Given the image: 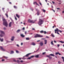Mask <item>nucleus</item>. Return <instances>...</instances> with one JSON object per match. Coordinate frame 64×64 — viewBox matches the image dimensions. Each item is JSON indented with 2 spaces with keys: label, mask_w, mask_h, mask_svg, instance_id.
Masks as SVG:
<instances>
[{
  "label": "nucleus",
  "mask_w": 64,
  "mask_h": 64,
  "mask_svg": "<svg viewBox=\"0 0 64 64\" xmlns=\"http://www.w3.org/2000/svg\"><path fill=\"white\" fill-rule=\"evenodd\" d=\"M55 54L56 55L58 54L59 55H61V54H60V53H59L58 52H56L55 53Z\"/></svg>",
  "instance_id": "obj_11"
},
{
  "label": "nucleus",
  "mask_w": 64,
  "mask_h": 64,
  "mask_svg": "<svg viewBox=\"0 0 64 64\" xmlns=\"http://www.w3.org/2000/svg\"><path fill=\"white\" fill-rule=\"evenodd\" d=\"M3 21L4 25L6 26V27H7L8 26V22H7L6 20L5 19H4L3 20Z\"/></svg>",
  "instance_id": "obj_1"
},
{
  "label": "nucleus",
  "mask_w": 64,
  "mask_h": 64,
  "mask_svg": "<svg viewBox=\"0 0 64 64\" xmlns=\"http://www.w3.org/2000/svg\"><path fill=\"white\" fill-rule=\"evenodd\" d=\"M14 17H15V19L16 20H17V18H16V16H14Z\"/></svg>",
  "instance_id": "obj_37"
},
{
  "label": "nucleus",
  "mask_w": 64,
  "mask_h": 64,
  "mask_svg": "<svg viewBox=\"0 0 64 64\" xmlns=\"http://www.w3.org/2000/svg\"><path fill=\"white\" fill-rule=\"evenodd\" d=\"M16 53H18V50H16Z\"/></svg>",
  "instance_id": "obj_40"
},
{
  "label": "nucleus",
  "mask_w": 64,
  "mask_h": 64,
  "mask_svg": "<svg viewBox=\"0 0 64 64\" xmlns=\"http://www.w3.org/2000/svg\"><path fill=\"white\" fill-rule=\"evenodd\" d=\"M32 45H33V46H35L36 44L34 43V42H32Z\"/></svg>",
  "instance_id": "obj_17"
},
{
  "label": "nucleus",
  "mask_w": 64,
  "mask_h": 64,
  "mask_svg": "<svg viewBox=\"0 0 64 64\" xmlns=\"http://www.w3.org/2000/svg\"><path fill=\"white\" fill-rule=\"evenodd\" d=\"M27 33V32H26V31L25 32V34H26Z\"/></svg>",
  "instance_id": "obj_45"
},
{
  "label": "nucleus",
  "mask_w": 64,
  "mask_h": 64,
  "mask_svg": "<svg viewBox=\"0 0 64 64\" xmlns=\"http://www.w3.org/2000/svg\"><path fill=\"white\" fill-rule=\"evenodd\" d=\"M0 33L1 34H0V36L1 37H3L5 35V32L2 30H0Z\"/></svg>",
  "instance_id": "obj_4"
},
{
  "label": "nucleus",
  "mask_w": 64,
  "mask_h": 64,
  "mask_svg": "<svg viewBox=\"0 0 64 64\" xmlns=\"http://www.w3.org/2000/svg\"><path fill=\"white\" fill-rule=\"evenodd\" d=\"M52 2L53 3V4H55V3L54 2Z\"/></svg>",
  "instance_id": "obj_54"
},
{
  "label": "nucleus",
  "mask_w": 64,
  "mask_h": 64,
  "mask_svg": "<svg viewBox=\"0 0 64 64\" xmlns=\"http://www.w3.org/2000/svg\"><path fill=\"white\" fill-rule=\"evenodd\" d=\"M40 4V5H42V4L41 3V2H39Z\"/></svg>",
  "instance_id": "obj_57"
},
{
  "label": "nucleus",
  "mask_w": 64,
  "mask_h": 64,
  "mask_svg": "<svg viewBox=\"0 0 64 64\" xmlns=\"http://www.w3.org/2000/svg\"><path fill=\"white\" fill-rule=\"evenodd\" d=\"M62 63V62H61L60 61H59L58 62V63L59 64H61Z\"/></svg>",
  "instance_id": "obj_26"
},
{
  "label": "nucleus",
  "mask_w": 64,
  "mask_h": 64,
  "mask_svg": "<svg viewBox=\"0 0 64 64\" xmlns=\"http://www.w3.org/2000/svg\"><path fill=\"white\" fill-rule=\"evenodd\" d=\"M57 10H59V9H60V8H57Z\"/></svg>",
  "instance_id": "obj_52"
},
{
  "label": "nucleus",
  "mask_w": 64,
  "mask_h": 64,
  "mask_svg": "<svg viewBox=\"0 0 64 64\" xmlns=\"http://www.w3.org/2000/svg\"><path fill=\"white\" fill-rule=\"evenodd\" d=\"M59 46H60L59 44H58V47H59Z\"/></svg>",
  "instance_id": "obj_56"
},
{
  "label": "nucleus",
  "mask_w": 64,
  "mask_h": 64,
  "mask_svg": "<svg viewBox=\"0 0 64 64\" xmlns=\"http://www.w3.org/2000/svg\"><path fill=\"white\" fill-rule=\"evenodd\" d=\"M20 30H18L17 31V32L18 33V32H20Z\"/></svg>",
  "instance_id": "obj_27"
},
{
  "label": "nucleus",
  "mask_w": 64,
  "mask_h": 64,
  "mask_svg": "<svg viewBox=\"0 0 64 64\" xmlns=\"http://www.w3.org/2000/svg\"><path fill=\"white\" fill-rule=\"evenodd\" d=\"M63 62H64V59H63Z\"/></svg>",
  "instance_id": "obj_64"
},
{
  "label": "nucleus",
  "mask_w": 64,
  "mask_h": 64,
  "mask_svg": "<svg viewBox=\"0 0 64 64\" xmlns=\"http://www.w3.org/2000/svg\"><path fill=\"white\" fill-rule=\"evenodd\" d=\"M44 21V20L40 19L39 20V22L38 23V24L40 26H42L41 25L43 23Z\"/></svg>",
  "instance_id": "obj_2"
},
{
  "label": "nucleus",
  "mask_w": 64,
  "mask_h": 64,
  "mask_svg": "<svg viewBox=\"0 0 64 64\" xmlns=\"http://www.w3.org/2000/svg\"><path fill=\"white\" fill-rule=\"evenodd\" d=\"M20 36L22 38H24L25 37V36L23 34H21Z\"/></svg>",
  "instance_id": "obj_16"
},
{
  "label": "nucleus",
  "mask_w": 64,
  "mask_h": 64,
  "mask_svg": "<svg viewBox=\"0 0 64 64\" xmlns=\"http://www.w3.org/2000/svg\"><path fill=\"white\" fill-rule=\"evenodd\" d=\"M40 32L41 33H43L44 32V31L43 30H42Z\"/></svg>",
  "instance_id": "obj_22"
},
{
  "label": "nucleus",
  "mask_w": 64,
  "mask_h": 64,
  "mask_svg": "<svg viewBox=\"0 0 64 64\" xmlns=\"http://www.w3.org/2000/svg\"><path fill=\"white\" fill-rule=\"evenodd\" d=\"M22 29L23 30H25V28H22Z\"/></svg>",
  "instance_id": "obj_43"
},
{
  "label": "nucleus",
  "mask_w": 64,
  "mask_h": 64,
  "mask_svg": "<svg viewBox=\"0 0 64 64\" xmlns=\"http://www.w3.org/2000/svg\"><path fill=\"white\" fill-rule=\"evenodd\" d=\"M46 56L48 57L49 58V57L50 56L49 55V56Z\"/></svg>",
  "instance_id": "obj_49"
},
{
  "label": "nucleus",
  "mask_w": 64,
  "mask_h": 64,
  "mask_svg": "<svg viewBox=\"0 0 64 64\" xmlns=\"http://www.w3.org/2000/svg\"><path fill=\"white\" fill-rule=\"evenodd\" d=\"M26 40H29V38H26Z\"/></svg>",
  "instance_id": "obj_32"
},
{
  "label": "nucleus",
  "mask_w": 64,
  "mask_h": 64,
  "mask_svg": "<svg viewBox=\"0 0 64 64\" xmlns=\"http://www.w3.org/2000/svg\"><path fill=\"white\" fill-rule=\"evenodd\" d=\"M31 58L30 57H29V58H27V60H28V59L30 60Z\"/></svg>",
  "instance_id": "obj_31"
},
{
  "label": "nucleus",
  "mask_w": 64,
  "mask_h": 64,
  "mask_svg": "<svg viewBox=\"0 0 64 64\" xmlns=\"http://www.w3.org/2000/svg\"><path fill=\"white\" fill-rule=\"evenodd\" d=\"M54 27H55V26H53L52 28H54Z\"/></svg>",
  "instance_id": "obj_61"
},
{
  "label": "nucleus",
  "mask_w": 64,
  "mask_h": 64,
  "mask_svg": "<svg viewBox=\"0 0 64 64\" xmlns=\"http://www.w3.org/2000/svg\"><path fill=\"white\" fill-rule=\"evenodd\" d=\"M62 59H64V57H62Z\"/></svg>",
  "instance_id": "obj_47"
},
{
  "label": "nucleus",
  "mask_w": 64,
  "mask_h": 64,
  "mask_svg": "<svg viewBox=\"0 0 64 64\" xmlns=\"http://www.w3.org/2000/svg\"><path fill=\"white\" fill-rule=\"evenodd\" d=\"M52 36L53 37H54V34H52Z\"/></svg>",
  "instance_id": "obj_29"
},
{
  "label": "nucleus",
  "mask_w": 64,
  "mask_h": 64,
  "mask_svg": "<svg viewBox=\"0 0 64 64\" xmlns=\"http://www.w3.org/2000/svg\"><path fill=\"white\" fill-rule=\"evenodd\" d=\"M2 10H4V8H2Z\"/></svg>",
  "instance_id": "obj_60"
},
{
  "label": "nucleus",
  "mask_w": 64,
  "mask_h": 64,
  "mask_svg": "<svg viewBox=\"0 0 64 64\" xmlns=\"http://www.w3.org/2000/svg\"><path fill=\"white\" fill-rule=\"evenodd\" d=\"M51 44L52 45H54V44L53 43V41H52V42H51Z\"/></svg>",
  "instance_id": "obj_23"
},
{
  "label": "nucleus",
  "mask_w": 64,
  "mask_h": 64,
  "mask_svg": "<svg viewBox=\"0 0 64 64\" xmlns=\"http://www.w3.org/2000/svg\"><path fill=\"white\" fill-rule=\"evenodd\" d=\"M23 45V43H21V45Z\"/></svg>",
  "instance_id": "obj_59"
},
{
  "label": "nucleus",
  "mask_w": 64,
  "mask_h": 64,
  "mask_svg": "<svg viewBox=\"0 0 64 64\" xmlns=\"http://www.w3.org/2000/svg\"><path fill=\"white\" fill-rule=\"evenodd\" d=\"M4 30H6V28L4 27Z\"/></svg>",
  "instance_id": "obj_48"
},
{
  "label": "nucleus",
  "mask_w": 64,
  "mask_h": 64,
  "mask_svg": "<svg viewBox=\"0 0 64 64\" xmlns=\"http://www.w3.org/2000/svg\"><path fill=\"white\" fill-rule=\"evenodd\" d=\"M0 48L3 51H5V49H4L3 47L0 46Z\"/></svg>",
  "instance_id": "obj_9"
},
{
  "label": "nucleus",
  "mask_w": 64,
  "mask_h": 64,
  "mask_svg": "<svg viewBox=\"0 0 64 64\" xmlns=\"http://www.w3.org/2000/svg\"><path fill=\"white\" fill-rule=\"evenodd\" d=\"M17 46L18 47H19V45L18 44H17Z\"/></svg>",
  "instance_id": "obj_58"
},
{
  "label": "nucleus",
  "mask_w": 64,
  "mask_h": 64,
  "mask_svg": "<svg viewBox=\"0 0 64 64\" xmlns=\"http://www.w3.org/2000/svg\"><path fill=\"white\" fill-rule=\"evenodd\" d=\"M63 13H64V10L62 12Z\"/></svg>",
  "instance_id": "obj_63"
},
{
  "label": "nucleus",
  "mask_w": 64,
  "mask_h": 64,
  "mask_svg": "<svg viewBox=\"0 0 64 64\" xmlns=\"http://www.w3.org/2000/svg\"><path fill=\"white\" fill-rule=\"evenodd\" d=\"M16 16L18 18H20V16L18 14H16Z\"/></svg>",
  "instance_id": "obj_7"
},
{
  "label": "nucleus",
  "mask_w": 64,
  "mask_h": 64,
  "mask_svg": "<svg viewBox=\"0 0 64 64\" xmlns=\"http://www.w3.org/2000/svg\"><path fill=\"white\" fill-rule=\"evenodd\" d=\"M28 22L29 23H34L35 22V21H34L33 20H28Z\"/></svg>",
  "instance_id": "obj_6"
},
{
  "label": "nucleus",
  "mask_w": 64,
  "mask_h": 64,
  "mask_svg": "<svg viewBox=\"0 0 64 64\" xmlns=\"http://www.w3.org/2000/svg\"><path fill=\"white\" fill-rule=\"evenodd\" d=\"M4 58H8V57L4 56Z\"/></svg>",
  "instance_id": "obj_50"
},
{
  "label": "nucleus",
  "mask_w": 64,
  "mask_h": 64,
  "mask_svg": "<svg viewBox=\"0 0 64 64\" xmlns=\"http://www.w3.org/2000/svg\"><path fill=\"white\" fill-rule=\"evenodd\" d=\"M32 30H35V29L33 28H32Z\"/></svg>",
  "instance_id": "obj_51"
},
{
  "label": "nucleus",
  "mask_w": 64,
  "mask_h": 64,
  "mask_svg": "<svg viewBox=\"0 0 64 64\" xmlns=\"http://www.w3.org/2000/svg\"><path fill=\"white\" fill-rule=\"evenodd\" d=\"M14 7L15 9H17V6H14Z\"/></svg>",
  "instance_id": "obj_24"
},
{
  "label": "nucleus",
  "mask_w": 64,
  "mask_h": 64,
  "mask_svg": "<svg viewBox=\"0 0 64 64\" xmlns=\"http://www.w3.org/2000/svg\"><path fill=\"white\" fill-rule=\"evenodd\" d=\"M43 37V36L42 35H40L38 34H36V35H35L34 36V38H42Z\"/></svg>",
  "instance_id": "obj_5"
},
{
  "label": "nucleus",
  "mask_w": 64,
  "mask_h": 64,
  "mask_svg": "<svg viewBox=\"0 0 64 64\" xmlns=\"http://www.w3.org/2000/svg\"><path fill=\"white\" fill-rule=\"evenodd\" d=\"M40 40H38L37 41V42H40Z\"/></svg>",
  "instance_id": "obj_62"
},
{
  "label": "nucleus",
  "mask_w": 64,
  "mask_h": 64,
  "mask_svg": "<svg viewBox=\"0 0 64 64\" xmlns=\"http://www.w3.org/2000/svg\"><path fill=\"white\" fill-rule=\"evenodd\" d=\"M40 45L41 46H42L43 45V43L42 42H40Z\"/></svg>",
  "instance_id": "obj_10"
},
{
  "label": "nucleus",
  "mask_w": 64,
  "mask_h": 64,
  "mask_svg": "<svg viewBox=\"0 0 64 64\" xmlns=\"http://www.w3.org/2000/svg\"><path fill=\"white\" fill-rule=\"evenodd\" d=\"M15 38V37L14 36H13L12 37V38L11 39V40L12 41H13L14 39Z\"/></svg>",
  "instance_id": "obj_8"
},
{
  "label": "nucleus",
  "mask_w": 64,
  "mask_h": 64,
  "mask_svg": "<svg viewBox=\"0 0 64 64\" xmlns=\"http://www.w3.org/2000/svg\"><path fill=\"white\" fill-rule=\"evenodd\" d=\"M12 24V22H10L9 24V27H11V24Z\"/></svg>",
  "instance_id": "obj_12"
},
{
  "label": "nucleus",
  "mask_w": 64,
  "mask_h": 64,
  "mask_svg": "<svg viewBox=\"0 0 64 64\" xmlns=\"http://www.w3.org/2000/svg\"><path fill=\"white\" fill-rule=\"evenodd\" d=\"M9 4H12V3H11V2H9Z\"/></svg>",
  "instance_id": "obj_53"
},
{
  "label": "nucleus",
  "mask_w": 64,
  "mask_h": 64,
  "mask_svg": "<svg viewBox=\"0 0 64 64\" xmlns=\"http://www.w3.org/2000/svg\"><path fill=\"white\" fill-rule=\"evenodd\" d=\"M45 53H46L45 52L43 53L42 54L43 55L44 54H45Z\"/></svg>",
  "instance_id": "obj_42"
},
{
  "label": "nucleus",
  "mask_w": 64,
  "mask_h": 64,
  "mask_svg": "<svg viewBox=\"0 0 64 64\" xmlns=\"http://www.w3.org/2000/svg\"><path fill=\"white\" fill-rule=\"evenodd\" d=\"M44 34H46L47 33V32L46 31H44Z\"/></svg>",
  "instance_id": "obj_30"
},
{
  "label": "nucleus",
  "mask_w": 64,
  "mask_h": 64,
  "mask_svg": "<svg viewBox=\"0 0 64 64\" xmlns=\"http://www.w3.org/2000/svg\"><path fill=\"white\" fill-rule=\"evenodd\" d=\"M60 42L61 43H64V42H62V41H60Z\"/></svg>",
  "instance_id": "obj_33"
},
{
  "label": "nucleus",
  "mask_w": 64,
  "mask_h": 64,
  "mask_svg": "<svg viewBox=\"0 0 64 64\" xmlns=\"http://www.w3.org/2000/svg\"><path fill=\"white\" fill-rule=\"evenodd\" d=\"M42 10L44 12H46V10H44V9H42Z\"/></svg>",
  "instance_id": "obj_36"
},
{
  "label": "nucleus",
  "mask_w": 64,
  "mask_h": 64,
  "mask_svg": "<svg viewBox=\"0 0 64 64\" xmlns=\"http://www.w3.org/2000/svg\"><path fill=\"white\" fill-rule=\"evenodd\" d=\"M1 41L2 42L3 41V39L2 38L1 40Z\"/></svg>",
  "instance_id": "obj_38"
},
{
  "label": "nucleus",
  "mask_w": 64,
  "mask_h": 64,
  "mask_svg": "<svg viewBox=\"0 0 64 64\" xmlns=\"http://www.w3.org/2000/svg\"><path fill=\"white\" fill-rule=\"evenodd\" d=\"M44 44H47V40H44Z\"/></svg>",
  "instance_id": "obj_15"
},
{
  "label": "nucleus",
  "mask_w": 64,
  "mask_h": 64,
  "mask_svg": "<svg viewBox=\"0 0 64 64\" xmlns=\"http://www.w3.org/2000/svg\"><path fill=\"white\" fill-rule=\"evenodd\" d=\"M40 13V12L38 10L37 12V14L38 15H39Z\"/></svg>",
  "instance_id": "obj_19"
},
{
  "label": "nucleus",
  "mask_w": 64,
  "mask_h": 64,
  "mask_svg": "<svg viewBox=\"0 0 64 64\" xmlns=\"http://www.w3.org/2000/svg\"><path fill=\"white\" fill-rule=\"evenodd\" d=\"M35 3H36L37 5H38L39 6V5H38V3H37L36 2H34V4H35Z\"/></svg>",
  "instance_id": "obj_18"
},
{
  "label": "nucleus",
  "mask_w": 64,
  "mask_h": 64,
  "mask_svg": "<svg viewBox=\"0 0 64 64\" xmlns=\"http://www.w3.org/2000/svg\"><path fill=\"white\" fill-rule=\"evenodd\" d=\"M34 56H30L31 58H33Z\"/></svg>",
  "instance_id": "obj_28"
},
{
  "label": "nucleus",
  "mask_w": 64,
  "mask_h": 64,
  "mask_svg": "<svg viewBox=\"0 0 64 64\" xmlns=\"http://www.w3.org/2000/svg\"><path fill=\"white\" fill-rule=\"evenodd\" d=\"M49 56H54V54H50L49 55Z\"/></svg>",
  "instance_id": "obj_13"
},
{
  "label": "nucleus",
  "mask_w": 64,
  "mask_h": 64,
  "mask_svg": "<svg viewBox=\"0 0 64 64\" xmlns=\"http://www.w3.org/2000/svg\"><path fill=\"white\" fill-rule=\"evenodd\" d=\"M14 53V51L12 50L11 51V53L10 54H13Z\"/></svg>",
  "instance_id": "obj_25"
},
{
  "label": "nucleus",
  "mask_w": 64,
  "mask_h": 64,
  "mask_svg": "<svg viewBox=\"0 0 64 64\" xmlns=\"http://www.w3.org/2000/svg\"><path fill=\"white\" fill-rule=\"evenodd\" d=\"M54 43H56V42L55 40H54Z\"/></svg>",
  "instance_id": "obj_55"
},
{
  "label": "nucleus",
  "mask_w": 64,
  "mask_h": 64,
  "mask_svg": "<svg viewBox=\"0 0 64 64\" xmlns=\"http://www.w3.org/2000/svg\"><path fill=\"white\" fill-rule=\"evenodd\" d=\"M20 62H23V60H21L20 61Z\"/></svg>",
  "instance_id": "obj_44"
},
{
  "label": "nucleus",
  "mask_w": 64,
  "mask_h": 64,
  "mask_svg": "<svg viewBox=\"0 0 64 64\" xmlns=\"http://www.w3.org/2000/svg\"><path fill=\"white\" fill-rule=\"evenodd\" d=\"M14 61L15 62H17V61H16L15 60H14Z\"/></svg>",
  "instance_id": "obj_39"
},
{
  "label": "nucleus",
  "mask_w": 64,
  "mask_h": 64,
  "mask_svg": "<svg viewBox=\"0 0 64 64\" xmlns=\"http://www.w3.org/2000/svg\"><path fill=\"white\" fill-rule=\"evenodd\" d=\"M54 31H55V33L56 34L57 33V34L58 35L60 34L58 33L59 32H60L61 33L62 32V31L58 30V29L57 28H56V29Z\"/></svg>",
  "instance_id": "obj_3"
},
{
  "label": "nucleus",
  "mask_w": 64,
  "mask_h": 64,
  "mask_svg": "<svg viewBox=\"0 0 64 64\" xmlns=\"http://www.w3.org/2000/svg\"><path fill=\"white\" fill-rule=\"evenodd\" d=\"M16 62H17L18 63H19L20 62V61L18 60H17V61H16Z\"/></svg>",
  "instance_id": "obj_34"
},
{
  "label": "nucleus",
  "mask_w": 64,
  "mask_h": 64,
  "mask_svg": "<svg viewBox=\"0 0 64 64\" xmlns=\"http://www.w3.org/2000/svg\"><path fill=\"white\" fill-rule=\"evenodd\" d=\"M48 58H49L50 59H51L52 58V57L50 56Z\"/></svg>",
  "instance_id": "obj_35"
},
{
  "label": "nucleus",
  "mask_w": 64,
  "mask_h": 64,
  "mask_svg": "<svg viewBox=\"0 0 64 64\" xmlns=\"http://www.w3.org/2000/svg\"><path fill=\"white\" fill-rule=\"evenodd\" d=\"M52 11H53L54 12H55V11L54 10H53V9H52Z\"/></svg>",
  "instance_id": "obj_46"
},
{
  "label": "nucleus",
  "mask_w": 64,
  "mask_h": 64,
  "mask_svg": "<svg viewBox=\"0 0 64 64\" xmlns=\"http://www.w3.org/2000/svg\"><path fill=\"white\" fill-rule=\"evenodd\" d=\"M38 56H39V55H36V56H35V57L36 58H38Z\"/></svg>",
  "instance_id": "obj_20"
},
{
  "label": "nucleus",
  "mask_w": 64,
  "mask_h": 64,
  "mask_svg": "<svg viewBox=\"0 0 64 64\" xmlns=\"http://www.w3.org/2000/svg\"><path fill=\"white\" fill-rule=\"evenodd\" d=\"M4 60H5L3 59L2 60V62H3V61H4Z\"/></svg>",
  "instance_id": "obj_41"
},
{
  "label": "nucleus",
  "mask_w": 64,
  "mask_h": 64,
  "mask_svg": "<svg viewBox=\"0 0 64 64\" xmlns=\"http://www.w3.org/2000/svg\"><path fill=\"white\" fill-rule=\"evenodd\" d=\"M30 54H27L25 56H24V57H28V56H29Z\"/></svg>",
  "instance_id": "obj_14"
},
{
  "label": "nucleus",
  "mask_w": 64,
  "mask_h": 64,
  "mask_svg": "<svg viewBox=\"0 0 64 64\" xmlns=\"http://www.w3.org/2000/svg\"><path fill=\"white\" fill-rule=\"evenodd\" d=\"M5 15L7 17V18H8V14H7V13Z\"/></svg>",
  "instance_id": "obj_21"
}]
</instances>
